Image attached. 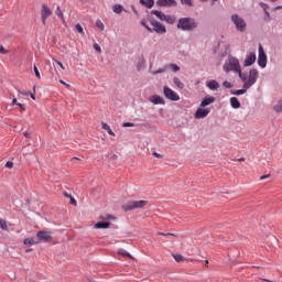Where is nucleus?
<instances>
[{"mask_svg": "<svg viewBox=\"0 0 282 282\" xmlns=\"http://www.w3.org/2000/svg\"><path fill=\"white\" fill-rule=\"evenodd\" d=\"M236 74L239 75V78L243 83L242 89H250V87L257 83V78H259V70L256 68L250 69L249 77L248 74L241 72V68L237 70Z\"/></svg>", "mask_w": 282, "mask_h": 282, "instance_id": "f257e3e1", "label": "nucleus"}, {"mask_svg": "<svg viewBox=\"0 0 282 282\" xmlns=\"http://www.w3.org/2000/svg\"><path fill=\"white\" fill-rule=\"evenodd\" d=\"M198 25L199 24L195 22V19L181 18L176 28L177 30H183V32H193L194 30H197Z\"/></svg>", "mask_w": 282, "mask_h": 282, "instance_id": "f03ea898", "label": "nucleus"}, {"mask_svg": "<svg viewBox=\"0 0 282 282\" xmlns=\"http://www.w3.org/2000/svg\"><path fill=\"white\" fill-rule=\"evenodd\" d=\"M149 204V200H130L127 204L122 205L121 208L124 213L135 210L137 208H144Z\"/></svg>", "mask_w": 282, "mask_h": 282, "instance_id": "7ed1b4c3", "label": "nucleus"}, {"mask_svg": "<svg viewBox=\"0 0 282 282\" xmlns=\"http://www.w3.org/2000/svg\"><path fill=\"white\" fill-rule=\"evenodd\" d=\"M241 68V65L239 64V59L237 57L229 58V63H225L223 66L224 72L226 74L230 72H237Z\"/></svg>", "mask_w": 282, "mask_h": 282, "instance_id": "20e7f679", "label": "nucleus"}, {"mask_svg": "<svg viewBox=\"0 0 282 282\" xmlns=\"http://www.w3.org/2000/svg\"><path fill=\"white\" fill-rule=\"evenodd\" d=\"M231 21L234 25H236V29L238 30V32H246L247 23H246V20H243V18L235 13L231 15Z\"/></svg>", "mask_w": 282, "mask_h": 282, "instance_id": "39448f33", "label": "nucleus"}, {"mask_svg": "<svg viewBox=\"0 0 282 282\" xmlns=\"http://www.w3.org/2000/svg\"><path fill=\"white\" fill-rule=\"evenodd\" d=\"M36 239L39 243H51V241H54V238L52 237V232L45 231V230L37 231Z\"/></svg>", "mask_w": 282, "mask_h": 282, "instance_id": "423d86ee", "label": "nucleus"}, {"mask_svg": "<svg viewBox=\"0 0 282 282\" xmlns=\"http://www.w3.org/2000/svg\"><path fill=\"white\" fill-rule=\"evenodd\" d=\"M258 65L262 68L268 65V55H265V51L261 44L259 45Z\"/></svg>", "mask_w": 282, "mask_h": 282, "instance_id": "0eeeda50", "label": "nucleus"}, {"mask_svg": "<svg viewBox=\"0 0 282 282\" xmlns=\"http://www.w3.org/2000/svg\"><path fill=\"white\" fill-rule=\"evenodd\" d=\"M150 23L152 25V28H151L152 32H156V34H166L165 25H163L162 23H160L155 20H150Z\"/></svg>", "mask_w": 282, "mask_h": 282, "instance_id": "6e6552de", "label": "nucleus"}, {"mask_svg": "<svg viewBox=\"0 0 282 282\" xmlns=\"http://www.w3.org/2000/svg\"><path fill=\"white\" fill-rule=\"evenodd\" d=\"M163 91H164V96H165V98H167V100H172L174 102H176V100H180V95H177V93H175L173 89L165 86Z\"/></svg>", "mask_w": 282, "mask_h": 282, "instance_id": "1a4fd4ad", "label": "nucleus"}, {"mask_svg": "<svg viewBox=\"0 0 282 282\" xmlns=\"http://www.w3.org/2000/svg\"><path fill=\"white\" fill-rule=\"evenodd\" d=\"M50 17H52V10L50 9V7H47V4H42L41 19H42L43 25H45V23H46L47 19H50Z\"/></svg>", "mask_w": 282, "mask_h": 282, "instance_id": "9d476101", "label": "nucleus"}, {"mask_svg": "<svg viewBox=\"0 0 282 282\" xmlns=\"http://www.w3.org/2000/svg\"><path fill=\"white\" fill-rule=\"evenodd\" d=\"M257 61V54L254 53H249V55L246 57L243 65L245 67H250L251 65H254Z\"/></svg>", "mask_w": 282, "mask_h": 282, "instance_id": "9b49d317", "label": "nucleus"}, {"mask_svg": "<svg viewBox=\"0 0 282 282\" xmlns=\"http://www.w3.org/2000/svg\"><path fill=\"white\" fill-rule=\"evenodd\" d=\"M156 6H160V8H166L167 6H177V2L175 0H158Z\"/></svg>", "mask_w": 282, "mask_h": 282, "instance_id": "f8f14e48", "label": "nucleus"}, {"mask_svg": "<svg viewBox=\"0 0 282 282\" xmlns=\"http://www.w3.org/2000/svg\"><path fill=\"white\" fill-rule=\"evenodd\" d=\"M208 113H210V110L204 109V108H198L195 112V118H197V119L206 118V116H208Z\"/></svg>", "mask_w": 282, "mask_h": 282, "instance_id": "ddd939ff", "label": "nucleus"}, {"mask_svg": "<svg viewBox=\"0 0 282 282\" xmlns=\"http://www.w3.org/2000/svg\"><path fill=\"white\" fill-rule=\"evenodd\" d=\"M111 223L109 221H98L94 225V228L97 230H106L107 228H110Z\"/></svg>", "mask_w": 282, "mask_h": 282, "instance_id": "4468645a", "label": "nucleus"}, {"mask_svg": "<svg viewBox=\"0 0 282 282\" xmlns=\"http://www.w3.org/2000/svg\"><path fill=\"white\" fill-rule=\"evenodd\" d=\"M150 102H153V105H164V98L159 95H153L150 97Z\"/></svg>", "mask_w": 282, "mask_h": 282, "instance_id": "2eb2a0df", "label": "nucleus"}, {"mask_svg": "<svg viewBox=\"0 0 282 282\" xmlns=\"http://www.w3.org/2000/svg\"><path fill=\"white\" fill-rule=\"evenodd\" d=\"M213 102H215V97H205L200 102V107H208V105H213Z\"/></svg>", "mask_w": 282, "mask_h": 282, "instance_id": "dca6fc26", "label": "nucleus"}, {"mask_svg": "<svg viewBox=\"0 0 282 282\" xmlns=\"http://www.w3.org/2000/svg\"><path fill=\"white\" fill-rule=\"evenodd\" d=\"M117 254H119L120 257H128V259H131L132 261H135V257L131 256V253H129L124 249H119Z\"/></svg>", "mask_w": 282, "mask_h": 282, "instance_id": "f3484780", "label": "nucleus"}, {"mask_svg": "<svg viewBox=\"0 0 282 282\" xmlns=\"http://www.w3.org/2000/svg\"><path fill=\"white\" fill-rule=\"evenodd\" d=\"M139 3H141V6H144L145 8H153V6H155V0H139Z\"/></svg>", "mask_w": 282, "mask_h": 282, "instance_id": "a211bd4d", "label": "nucleus"}, {"mask_svg": "<svg viewBox=\"0 0 282 282\" xmlns=\"http://www.w3.org/2000/svg\"><path fill=\"white\" fill-rule=\"evenodd\" d=\"M230 105L232 109H239V107H241V102H239V99L237 97L230 98Z\"/></svg>", "mask_w": 282, "mask_h": 282, "instance_id": "6ab92c4d", "label": "nucleus"}, {"mask_svg": "<svg viewBox=\"0 0 282 282\" xmlns=\"http://www.w3.org/2000/svg\"><path fill=\"white\" fill-rule=\"evenodd\" d=\"M23 245L24 246H36V245H39V241L34 240V238H25L23 240Z\"/></svg>", "mask_w": 282, "mask_h": 282, "instance_id": "aec40b11", "label": "nucleus"}, {"mask_svg": "<svg viewBox=\"0 0 282 282\" xmlns=\"http://www.w3.org/2000/svg\"><path fill=\"white\" fill-rule=\"evenodd\" d=\"M151 14H154L155 17H158L160 21H164V19H166V14L162 13V11L152 10Z\"/></svg>", "mask_w": 282, "mask_h": 282, "instance_id": "412c9836", "label": "nucleus"}, {"mask_svg": "<svg viewBox=\"0 0 282 282\" xmlns=\"http://www.w3.org/2000/svg\"><path fill=\"white\" fill-rule=\"evenodd\" d=\"M207 87L213 90L219 89V83H217V80L213 79L207 83Z\"/></svg>", "mask_w": 282, "mask_h": 282, "instance_id": "4be33fe9", "label": "nucleus"}, {"mask_svg": "<svg viewBox=\"0 0 282 282\" xmlns=\"http://www.w3.org/2000/svg\"><path fill=\"white\" fill-rule=\"evenodd\" d=\"M55 14L58 17V19H61L62 23L65 25V15L63 14L61 7L56 8Z\"/></svg>", "mask_w": 282, "mask_h": 282, "instance_id": "5701e85b", "label": "nucleus"}, {"mask_svg": "<svg viewBox=\"0 0 282 282\" xmlns=\"http://www.w3.org/2000/svg\"><path fill=\"white\" fill-rule=\"evenodd\" d=\"M101 128L107 131V133H109L110 135H116V133L113 132V130H111V127H109V124H107L106 122L101 123Z\"/></svg>", "mask_w": 282, "mask_h": 282, "instance_id": "b1692460", "label": "nucleus"}, {"mask_svg": "<svg viewBox=\"0 0 282 282\" xmlns=\"http://www.w3.org/2000/svg\"><path fill=\"white\" fill-rule=\"evenodd\" d=\"M247 89H249V88H242V89H238V90H230V94L232 96H243V94H246Z\"/></svg>", "mask_w": 282, "mask_h": 282, "instance_id": "393cba45", "label": "nucleus"}, {"mask_svg": "<svg viewBox=\"0 0 282 282\" xmlns=\"http://www.w3.org/2000/svg\"><path fill=\"white\" fill-rule=\"evenodd\" d=\"M99 219H101V221H110V220H116V216L111 214H107L106 216H100Z\"/></svg>", "mask_w": 282, "mask_h": 282, "instance_id": "a878e982", "label": "nucleus"}, {"mask_svg": "<svg viewBox=\"0 0 282 282\" xmlns=\"http://www.w3.org/2000/svg\"><path fill=\"white\" fill-rule=\"evenodd\" d=\"M173 83L178 89H184V83H182V80H180L178 77H174Z\"/></svg>", "mask_w": 282, "mask_h": 282, "instance_id": "bb28decb", "label": "nucleus"}, {"mask_svg": "<svg viewBox=\"0 0 282 282\" xmlns=\"http://www.w3.org/2000/svg\"><path fill=\"white\" fill-rule=\"evenodd\" d=\"M112 10H113L115 14H120L124 10V7H122L121 4H115L112 7Z\"/></svg>", "mask_w": 282, "mask_h": 282, "instance_id": "cd10ccee", "label": "nucleus"}, {"mask_svg": "<svg viewBox=\"0 0 282 282\" xmlns=\"http://www.w3.org/2000/svg\"><path fill=\"white\" fill-rule=\"evenodd\" d=\"M273 111H275V113H282V100L278 101V104L273 106Z\"/></svg>", "mask_w": 282, "mask_h": 282, "instance_id": "c85d7f7f", "label": "nucleus"}, {"mask_svg": "<svg viewBox=\"0 0 282 282\" xmlns=\"http://www.w3.org/2000/svg\"><path fill=\"white\" fill-rule=\"evenodd\" d=\"M75 30L76 32H78V34H80L82 36H85V30L83 29V25H80V23H77L75 25Z\"/></svg>", "mask_w": 282, "mask_h": 282, "instance_id": "c756f323", "label": "nucleus"}, {"mask_svg": "<svg viewBox=\"0 0 282 282\" xmlns=\"http://www.w3.org/2000/svg\"><path fill=\"white\" fill-rule=\"evenodd\" d=\"M172 257L176 261V263H181V261H184V256L180 253H173Z\"/></svg>", "mask_w": 282, "mask_h": 282, "instance_id": "7c9ffc66", "label": "nucleus"}, {"mask_svg": "<svg viewBox=\"0 0 282 282\" xmlns=\"http://www.w3.org/2000/svg\"><path fill=\"white\" fill-rule=\"evenodd\" d=\"M163 21H166V23L173 25V23H175V18L172 15H165V19Z\"/></svg>", "mask_w": 282, "mask_h": 282, "instance_id": "2f4dec72", "label": "nucleus"}, {"mask_svg": "<svg viewBox=\"0 0 282 282\" xmlns=\"http://www.w3.org/2000/svg\"><path fill=\"white\" fill-rule=\"evenodd\" d=\"M260 7L264 10L267 17H270V12H268V8H270V6L265 2H260Z\"/></svg>", "mask_w": 282, "mask_h": 282, "instance_id": "473e14b6", "label": "nucleus"}, {"mask_svg": "<svg viewBox=\"0 0 282 282\" xmlns=\"http://www.w3.org/2000/svg\"><path fill=\"white\" fill-rule=\"evenodd\" d=\"M156 235L159 236V237H175V238H177V235H175V234H171V232H167V234H164V232H156Z\"/></svg>", "mask_w": 282, "mask_h": 282, "instance_id": "72a5a7b5", "label": "nucleus"}, {"mask_svg": "<svg viewBox=\"0 0 282 282\" xmlns=\"http://www.w3.org/2000/svg\"><path fill=\"white\" fill-rule=\"evenodd\" d=\"M0 228L2 230L8 231V223L4 219H1V218H0Z\"/></svg>", "mask_w": 282, "mask_h": 282, "instance_id": "f704fd0d", "label": "nucleus"}, {"mask_svg": "<svg viewBox=\"0 0 282 282\" xmlns=\"http://www.w3.org/2000/svg\"><path fill=\"white\" fill-rule=\"evenodd\" d=\"M223 87H225V89H232V84L228 80H225L223 83Z\"/></svg>", "mask_w": 282, "mask_h": 282, "instance_id": "c9c22d12", "label": "nucleus"}, {"mask_svg": "<svg viewBox=\"0 0 282 282\" xmlns=\"http://www.w3.org/2000/svg\"><path fill=\"white\" fill-rule=\"evenodd\" d=\"M33 72H34L36 78L41 79V73L39 72V67H36V65L33 66Z\"/></svg>", "mask_w": 282, "mask_h": 282, "instance_id": "e433bc0d", "label": "nucleus"}, {"mask_svg": "<svg viewBox=\"0 0 282 282\" xmlns=\"http://www.w3.org/2000/svg\"><path fill=\"white\" fill-rule=\"evenodd\" d=\"M141 25L143 28H145V30H148V32H153V30H151V26H149V24H147V22L144 20L141 21Z\"/></svg>", "mask_w": 282, "mask_h": 282, "instance_id": "4c0bfd02", "label": "nucleus"}, {"mask_svg": "<svg viewBox=\"0 0 282 282\" xmlns=\"http://www.w3.org/2000/svg\"><path fill=\"white\" fill-rule=\"evenodd\" d=\"M170 68L175 73L180 72V66H177V64H170Z\"/></svg>", "mask_w": 282, "mask_h": 282, "instance_id": "58836bf2", "label": "nucleus"}, {"mask_svg": "<svg viewBox=\"0 0 282 282\" xmlns=\"http://www.w3.org/2000/svg\"><path fill=\"white\" fill-rule=\"evenodd\" d=\"M34 94H36V86H34L33 93L30 91V94H29V96H31L32 100H36V96Z\"/></svg>", "mask_w": 282, "mask_h": 282, "instance_id": "ea45409f", "label": "nucleus"}, {"mask_svg": "<svg viewBox=\"0 0 282 282\" xmlns=\"http://www.w3.org/2000/svg\"><path fill=\"white\" fill-rule=\"evenodd\" d=\"M22 134L24 135V138H26V140H30L32 138V132L30 131H24L22 132Z\"/></svg>", "mask_w": 282, "mask_h": 282, "instance_id": "a19ab883", "label": "nucleus"}, {"mask_svg": "<svg viewBox=\"0 0 282 282\" xmlns=\"http://www.w3.org/2000/svg\"><path fill=\"white\" fill-rule=\"evenodd\" d=\"M164 72H166V68H159L153 72V75L156 76V74H164Z\"/></svg>", "mask_w": 282, "mask_h": 282, "instance_id": "79ce46f5", "label": "nucleus"}, {"mask_svg": "<svg viewBox=\"0 0 282 282\" xmlns=\"http://www.w3.org/2000/svg\"><path fill=\"white\" fill-rule=\"evenodd\" d=\"M183 6H193V0H181Z\"/></svg>", "mask_w": 282, "mask_h": 282, "instance_id": "37998d69", "label": "nucleus"}, {"mask_svg": "<svg viewBox=\"0 0 282 282\" xmlns=\"http://www.w3.org/2000/svg\"><path fill=\"white\" fill-rule=\"evenodd\" d=\"M94 50H96V52H98V54H102V48H100V45L98 44H94Z\"/></svg>", "mask_w": 282, "mask_h": 282, "instance_id": "c03bdc74", "label": "nucleus"}, {"mask_svg": "<svg viewBox=\"0 0 282 282\" xmlns=\"http://www.w3.org/2000/svg\"><path fill=\"white\" fill-rule=\"evenodd\" d=\"M96 25L99 28V30H105V24L100 20L96 22Z\"/></svg>", "mask_w": 282, "mask_h": 282, "instance_id": "a18cd8bd", "label": "nucleus"}, {"mask_svg": "<svg viewBox=\"0 0 282 282\" xmlns=\"http://www.w3.org/2000/svg\"><path fill=\"white\" fill-rule=\"evenodd\" d=\"M61 85H64V87H66V89H72V86L67 83H65L63 79H59Z\"/></svg>", "mask_w": 282, "mask_h": 282, "instance_id": "49530a36", "label": "nucleus"}, {"mask_svg": "<svg viewBox=\"0 0 282 282\" xmlns=\"http://www.w3.org/2000/svg\"><path fill=\"white\" fill-rule=\"evenodd\" d=\"M6 167H7V169H13V167H14V163H13L12 161H8V162L6 163Z\"/></svg>", "mask_w": 282, "mask_h": 282, "instance_id": "de8ad7c7", "label": "nucleus"}, {"mask_svg": "<svg viewBox=\"0 0 282 282\" xmlns=\"http://www.w3.org/2000/svg\"><path fill=\"white\" fill-rule=\"evenodd\" d=\"M54 63H56V65H58V67H61V69L65 70V66L58 59H54Z\"/></svg>", "mask_w": 282, "mask_h": 282, "instance_id": "09e8293b", "label": "nucleus"}, {"mask_svg": "<svg viewBox=\"0 0 282 282\" xmlns=\"http://www.w3.org/2000/svg\"><path fill=\"white\" fill-rule=\"evenodd\" d=\"M152 155H153L154 158H158V160H162V158H164V155H162V154H160V153H158V152H153Z\"/></svg>", "mask_w": 282, "mask_h": 282, "instance_id": "8fccbe9b", "label": "nucleus"}, {"mask_svg": "<svg viewBox=\"0 0 282 282\" xmlns=\"http://www.w3.org/2000/svg\"><path fill=\"white\" fill-rule=\"evenodd\" d=\"M122 127L127 128V127H135V123L133 122H123Z\"/></svg>", "mask_w": 282, "mask_h": 282, "instance_id": "3c124183", "label": "nucleus"}, {"mask_svg": "<svg viewBox=\"0 0 282 282\" xmlns=\"http://www.w3.org/2000/svg\"><path fill=\"white\" fill-rule=\"evenodd\" d=\"M19 94H21L22 96H28L30 94V90H18Z\"/></svg>", "mask_w": 282, "mask_h": 282, "instance_id": "603ef678", "label": "nucleus"}, {"mask_svg": "<svg viewBox=\"0 0 282 282\" xmlns=\"http://www.w3.org/2000/svg\"><path fill=\"white\" fill-rule=\"evenodd\" d=\"M0 54H8V50H6L3 45H0Z\"/></svg>", "mask_w": 282, "mask_h": 282, "instance_id": "864d4df0", "label": "nucleus"}, {"mask_svg": "<svg viewBox=\"0 0 282 282\" xmlns=\"http://www.w3.org/2000/svg\"><path fill=\"white\" fill-rule=\"evenodd\" d=\"M69 199H70L72 206H76V204H77L76 198L72 196Z\"/></svg>", "mask_w": 282, "mask_h": 282, "instance_id": "5fc2aeb1", "label": "nucleus"}, {"mask_svg": "<svg viewBox=\"0 0 282 282\" xmlns=\"http://www.w3.org/2000/svg\"><path fill=\"white\" fill-rule=\"evenodd\" d=\"M17 107H19L21 111H25V106H23L21 102L17 104Z\"/></svg>", "mask_w": 282, "mask_h": 282, "instance_id": "6e6d98bb", "label": "nucleus"}, {"mask_svg": "<svg viewBox=\"0 0 282 282\" xmlns=\"http://www.w3.org/2000/svg\"><path fill=\"white\" fill-rule=\"evenodd\" d=\"M270 177V174H267V175H262L261 177H260V180H268Z\"/></svg>", "mask_w": 282, "mask_h": 282, "instance_id": "4d7b16f0", "label": "nucleus"}, {"mask_svg": "<svg viewBox=\"0 0 282 282\" xmlns=\"http://www.w3.org/2000/svg\"><path fill=\"white\" fill-rule=\"evenodd\" d=\"M64 197H67L68 199H70L72 195H69L67 192L63 193Z\"/></svg>", "mask_w": 282, "mask_h": 282, "instance_id": "13d9d810", "label": "nucleus"}, {"mask_svg": "<svg viewBox=\"0 0 282 282\" xmlns=\"http://www.w3.org/2000/svg\"><path fill=\"white\" fill-rule=\"evenodd\" d=\"M20 102L17 100V98L12 99V105H19Z\"/></svg>", "mask_w": 282, "mask_h": 282, "instance_id": "bf43d9fd", "label": "nucleus"}, {"mask_svg": "<svg viewBox=\"0 0 282 282\" xmlns=\"http://www.w3.org/2000/svg\"><path fill=\"white\" fill-rule=\"evenodd\" d=\"M237 162H246V158L237 159Z\"/></svg>", "mask_w": 282, "mask_h": 282, "instance_id": "052dcab7", "label": "nucleus"}, {"mask_svg": "<svg viewBox=\"0 0 282 282\" xmlns=\"http://www.w3.org/2000/svg\"><path fill=\"white\" fill-rule=\"evenodd\" d=\"M110 160H118V156L116 154H113Z\"/></svg>", "mask_w": 282, "mask_h": 282, "instance_id": "680f3d73", "label": "nucleus"}, {"mask_svg": "<svg viewBox=\"0 0 282 282\" xmlns=\"http://www.w3.org/2000/svg\"><path fill=\"white\" fill-rule=\"evenodd\" d=\"M32 248H29V249H25V252L29 253V252H32Z\"/></svg>", "mask_w": 282, "mask_h": 282, "instance_id": "e2e57ef3", "label": "nucleus"}, {"mask_svg": "<svg viewBox=\"0 0 282 282\" xmlns=\"http://www.w3.org/2000/svg\"><path fill=\"white\" fill-rule=\"evenodd\" d=\"M132 10H133L134 14H138V10H135V7L132 6Z\"/></svg>", "mask_w": 282, "mask_h": 282, "instance_id": "0e129e2a", "label": "nucleus"}, {"mask_svg": "<svg viewBox=\"0 0 282 282\" xmlns=\"http://www.w3.org/2000/svg\"><path fill=\"white\" fill-rule=\"evenodd\" d=\"M252 268H256V270H261V267L253 265Z\"/></svg>", "mask_w": 282, "mask_h": 282, "instance_id": "69168bd1", "label": "nucleus"}, {"mask_svg": "<svg viewBox=\"0 0 282 282\" xmlns=\"http://www.w3.org/2000/svg\"><path fill=\"white\" fill-rule=\"evenodd\" d=\"M217 0H212V3H215Z\"/></svg>", "mask_w": 282, "mask_h": 282, "instance_id": "338daca9", "label": "nucleus"}, {"mask_svg": "<svg viewBox=\"0 0 282 282\" xmlns=\"http://www.w3.org/2000/svg\"><path fill=\"white\" fill-rule=\"evenodd\" d=\"M271 1L274 3V2H276V1H279V0H271Z\"/></svg>", "mask_w": 282, "mask_h": 282, "instance_id": "774afa93", "label": "nucleus"}]
</instances>
